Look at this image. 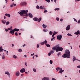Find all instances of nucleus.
Masks as SVG:
<instances>
[{
    "instance_id": "obj_1",
    "label": "nucleus",
    "mask_w": 80,
    "mask_h": 80,
    "mask_svg": "<svg viewBox=\"0 0 80 80\" xmlns=\"http://www.w3.org/2000/svg\"><path fill=\"white\" fill-rule=\"evenodd\" d=\"M52 50H56V52H61L63 50V48L59 46V44H58L55 46L53 47L52 48Z\"/></svg>"
},
{
    "instance_id": "obj_2",
    "label": "nucleus",
    "mask_w": 80,
    "mask_h": 80,
    "mask_svg": "<svg viewBox=\"0 0 80 80\" xmlns=\"http://www.w3.org/2000/svg\"><path fill=\"white\" fill-rule=\"evenodd\" d=\"M70 51L68 49H66L65 51V53L62 56V57L63 58H70Z\"/></svg>"
},
{
    "instance_id": "obj_3",
    "label": "nucleus",
    "mask_w": 80,
    "mask_h": 80,
    "mask_svg": "<svg viewBox=\"0 0 80 80\" xmlns=\"http://www.w3.org/2000/svg\"><path fill=\"white\" fill-rule=\"evenodd\" d=\"M28 12V10H21V12H18V13H19V15H20L21 16H22V17L24 16V14L26 15V17H28V14H27Z\"/></svg>"
},
{
    "instance_id": "obj_4",
    "label": "nucleus",
    "mask_w": 80,
    "mask_h": 80,
    "mask_svg": "<svg viewBox=\"0 0 80 80\" xmlns=\"http://www.w3.org/2000/svg\"><path fill=\"white\" fill-rule=\"evenodd\" d=\"M20 5L21 6L25 7L27 5V2H22L21 3Z\"/></svg>"
},
{
    "instance_id": "obj_5",
    "label": "nucleus",
    "mask_w": 80,
    "mask_h": 80,
    "mask_svg": "<svg viewBox=\"0 0 80 80\" xmlns=\"http://www.w3.org/2000/svg\"><path fill=\"white\" fill-rule=\"evenodd\" d=\"M57 37L58 40H60L62 39V35H58L57 36Z\"/></svg>"
},
{
    "instance_id": "obj_6",
    "label": "nucleus",
    "mask_w": 80,
    "mask_h": 80,
    "mask_svg": "<svg viewBox=\"0 0 80 80\" xmlns=\"http://www.w3.org/2000/svg\"><path fill=\"white\" fill-rule=\"evenodd\" d=\"M5 74L6 75H7L8 76L9 78H10V72L8 71H5Z\"/></svg>"
},
{
    "instance_id": "obj_7",
    "label": "nucleus",
    "mask_w": 80,
    "mask_h": 80,
    "mask_svg": "<svg viewBox=\"0 0 80 80\" xmlns=\"http://www.w3.org/2000/svg\"><path fill=\"white\" fill-rule=\"evenodd\" d=\"M47 43H48L47 41V39H46L44 41L40 43V44L42 45H44V44H47Z\"/></svg>"
},
{
    "instance_id": "obj_8",
    "label": "nucleus",
    "mask_w": 80,
    "mask_h": 80,
    "mask_svg": "<svg viewBox=\"0 0 80 80\" xmlns=\"http://www.w3.org/2000/svg\"><path fill=\"white\" fill-rule=\"evenodd\" d=\"M10 33H11V34H12V35H14V33H15V31H14V30L12 29L11 31H10L9 32Z\"/></svg>"
},
{
    "instance_id": "obj_9",
    "label": "nucleus",
    "mask_w": 80,
    "mask_h": 80,
    "mask_svg": "<svg viewBox=\"0 0 80 80\" xmlns=\"http://www.w3.org/2000/svg\"><path fill=\"white\" fill-rule=\"evenodd\" d=\"M25 72V69L22 68V69L20 70V72L21 73H24Z\"/></svg>"
},
{
    "instance_id": "obj_10",
    "label": "nucleus",
    "mask_w": 80,
    "mask_h": 80,
    "mask_svg": "<svg viewBox=\"0 0 80 80\" xmlns=\"http://www.w3.org/2000/svg\"><path fill=\"white\" fill-rule=\"evenodd\" d=\"M16 76L18 77L20 75V72L19 71H16L15 72Z\"/></svg>"
},
{
    "instance_id": "obj_11",
    "label": "nucleus",
    "mask_w": 80,
    "mask_h": 80,
    "mask_svg": "<svg viewBox=\"0 0 80 80\" xmlns=\"http://www.w3.org/2000/svg\"><path fill=\"white\" fill-rule=\"evenodd\" d=\"M70 25H68L66 27V30H67V31L69 30H70Z\"/></svg>"
},
{
    "instance_id": "obj_12",
    "label": "nucleus",
    "mask_w": 80,
    "mask_h": 80,
    "mask_svg": "<svg viewBox=\"0 0 80 80\" xmlns=\"http://www.w3.org/2000/svg\"><path fill=\"white\" fill-rule=\"evenodd\" d=\"M74 34L75 35H80V31L79 30H78L76 32H75L74 33Z\"/></svg>"
},
{
    "instance_id": "obj_13",
    "label": "nucleus",
    "mask_w": 80,
    "mask_h": 80,
    "mask_svg": "<svg viewBox=\"0 0 80 80\" xmlns=\"http://www.w3.org/2000/svg\"><path fill=\"white\" fill-rule=\"evenodd\" d=\"M39 8L41 10H46V8H45V7H43L42 6H40Z\"/></svg>"
},
{
    "instance_id": "obj_14",
    "label": "nucleus",
    "mask_w": 80,
    "mask_h": 80,
    "mask_svg": "<svg viewBox=\"0 0 80 80\" xmlns=\"http://www.w3.org/2000/svg\"><path fill=\"white\" fill-rule=\"evenodd\" d=\"M1 22L3 24H5L6 22H7V20L3 19L2 20Z\"/></svg>"
},
{
    "instance_id": "obj_15",
    "label": "nucleus",
    "mask_w": 80,
    "mask_h": 80,
    "mask_svg": "<svg viewBox=\"0 0 80 80\" xmlns=\"http://www.w3.org/2000/svg\"><path fill=\"white\" fill-rule=\"evenodd\" d=\"M42 80H49V78L48 77H44L42 79Z\"/></svg>"
},
{
    "instance_id": "obj_16",
    "label": "nucleus",
    "mask_w": 80,
    "mask_h": 80,
    "mask_svg": "<svg viewBox=\"0 0 80 80\" xmlns=\"http://www.w3.org/2000/svg\"><path fill=\"white\" fill-rule=\"evenodd\" d=\"M29 16L30 18H32L33 17V15L30 12L29 13H28Z\"/></svg>"
},
{
    "instance_id": "obj_17",
    "label": "nucleus",
    "mask_w": 80,
    "mask_h": 80,
    "mask_svg": "<svg viewBox=\"0 0 80 80\" xmlns=\"http://www.w3.org/2000/svg\"><path fill=\"white\" fill-rule=\"evenodd\" d=\"M77 60V59H76V57H75V56H73V57L72 58V61L73 62H75V60Z\"/></svg>"
},
{
    "instance_id": "obj_18",
    "label": "nucleus",
    "mask_w": 80,
    "mask_h": 80,
    "mask_svg": "<svg viewBox=\"0 0 80 80\" xmlns=\"http://www.w3.org/2000/svg\"><path fill=\"white\" fill-rule=\"evenodd\" d=\"M5 15L6 16H7L8 17H9V18H10V17H11V15H10V14H9L6 13L5 14Z\"/></svg>"
},
{
    "instance_id": "obj_19",
    "label": "nucleus",
    "mask_w": 80,
    "mask_h": 80,
    "mask_svg": "<svg viewBox=\"0 0 80 80\" xmlns=\"http://www.w3.org/2000/svg\"><path fill=\"white\" fill-rule=\"evenodd\" d=\"M13 30L14 32H18V31L20 30V29H19L17 28H14Z\"/></svg>"
},
{
    "instance_id": "obj_20",
    "label": "nucleus",
    "mask_w": 80,
    "mask_h": 80,
    "mask_svg": "<svg viewBox=\"0 0 80 80\" xmlns=\"http://www.w3.org/2000/svg\"><path fill=\"white\" fill-rule=\"evenodd\" d=\"M33 20L34 21H35L36 22L38 21V18H33Z\"/></svg>"
},
{
    "instance_id": "obj_21",
    "label": "nucleus",
    "mask_w": 80,
    "mask_h": 80,
    "mask_svg": "<svg viewBox=\"0 0 80 80\" xmlns=\"http://www.w3.org/2000/svg\"><path fill=\"white\" fill-rule=\"evenodd\" d=\"M5 54H4V53H3L2 54V60H5Z\"/></svg>"
},
{
    "instance_id": "obj_22",
    "label": "nucleus",
    "mask_w": 80,
    "mask_h": 80,
    "mask_svg": "<svg viewBox=\"0 0 80 80\" xmlns=\"http://www.w3.org/2000/svg\"><path fill=\"white\" fill-rule=\"evenodd\" d=\"M42 20V18H40L39 19L38 18V22H40V21Z\"/></svg>"
},
{
    "instance_id": "obj_23",
    "label": "nucleus",
    "mask_w": 80,
    "mask_h": 80,
    "mask_svg": "<svg viewBox=\"0 0 80 80\" xmlns=\"http://www.w3.org/2000/svg\"><path fill=\"white\" fill-rule=\"evenodd\" d=\"M42 27L43 28H47V25H45L44 24H43V25H42Z\"/></svg>"
},
{
    "instance_id": "obj_24",
    "label": "nucleus",
    "mask_w": 80,
    "mask_h": 80,
    "mask_svg": "<svg viewBox=\"0 0 80 80\" xmlns=\"http://www.w3.org/2000/svg\"><path fill=\"white\" fill-rule=\"evenodd\" d=\"M3 52V48H2V47L1 46L0 47V52Z\"/></svg>"
},
{
    "instance_id": "obj_25",
    "label": "nucleus",
    "mask_w": 80,
    "mask_h": 80,
    "mask_svg": "<svg viewBox=\"0 0 80 80\" xmlns=\"http://www.w3.org/2000/svg\"><path fill=\"white\" fill-rule=\"evenodd\" d=\"M13 57L14 58H15V59L17 58H17V56H16L15 55H13Z\"/></svg>"
},
{
    "instance_id": "obj_26",
    "label": "nucleus",
    "mask_w": 80,
    "mask_h": 80,
    "mask_svg": "<svg viewBox=\"0 0 80 80\" xmlns=\"http://www.w3.org/2000/svg\"><path fill=\"white\" fill-rule=\"evenodd\" d=\"M64 72V70H60L59 73H61L62 74V72Z\"/></svg>"
},
{
    "instance_id": "obj_27",
    "label": "nucleus",
    "mask_w": 80,
    "mask_h": 80,
    "mask_svg": "<svg viewBox=\"0 0 80 80\" xmlns=\"http://www.w3.org/2000/svg\"><path fill=\"white\" fill-rule=\"evenodd\" d=\"M6 24L7 25H9L10 24V22L9 21H7L6 22Z\"/></svg>"
},
{
    "instance_id": "obj_28",
    "label": "nucleus",
    "mask_w": 80,
    "mask_h": 80,
    "mask_svg": "<svg viewBox=\"0 0 80 80\" xmlns=\"http://www.w3.org/2000/svg\"><path fill=\"white\" fill-rule=\"evenodd\" d=\"M46 44V46L47 47H50V45H49V44H47V43Z\"/></svg>"
},
{
    "instance_id": "obj_29",
    "label": "nucleus",
    "mask_w": 80,
    "mask_h": 80,
    "mask_svg": "<svg viewBox=\"0 0 80 80\" xmlns=\"http://www.w3.org/2000/svg\"><path fill=\"white\" fill-rule=\"evenodd\" d=\"M50 53H51L52 54L53 53H54V51L53 50H52L51 51H50Z\"/></svg>"
},
{
    "instance_id": "obj_30",
    "label": "nucleus",
    "mask_w": 80,
    "mask_h": 80,
    "mask_svg": "<svg viewBox=\"0 0 80 80\" xmlns=\"http://www.w3.org/2000/svg\"><path fill=\"white\" fill-rule=\"evenodd\" d=\"M49 34L50 35H51L52 34H53V32H52V31H50L49 32Z\"/></svg>"
},
{
    "instance_id": "obj_31",
    "label": "nucleus",
    "mask_w": 80,
    "mask_h": 80,
    "mask_svg": "<svg viewBox=\"0 0 80 80\" xmlns=\"http://www.w3.org/2000/svg\"><path fill=\"white\" fill-rule=\"evenodd\" d=\"M18 50L19 52H22V50L21 49H19Z\"/></svg>"
},
{
    "instance_id": "obj_32",
    "label": "nucleus",
    "mask_w": 80,
    "mask_h": 80,
    "mask_svg": "<svg viewBox=\"0 0 80 80\" xmlns=\"http://www.w3.org/2000/svg\"><path fill=\"white\" fill-rule=\"evenodd\" d=\"M54 10L56 11V10H60V8H56L54 9Z\"/></svg>"
},
{
    "instance_id": "obj_33",
    "label": "nucleus",
    "mask_w": 80,
    "mask_h": 80,
    "mask_svg": "<svg viewBox=\"0 0 80 80\" xmlns=\"http://www.w3.org/2000/svg\"><path fill=\"white\" fill-rule=\"evenodd\" d=\"M36 8L37 9H39V8H40V7H39V6H38V5H37V6L36 7Z\"/></svg>"
},
{
    "instance_id": "obj_34",
    "label": "nucleus",
    "mask_w": 80,
    "mask_h": 80,
    "mask_svg": "<svg viewBox=\"0 0 80 80\" xmlns=\"http://www.w3.org/2000/svg\"><path fill=\"white\" fill-rule=\"evenodd\" d=\"M61 55V52H59L57 54L58 56H59V55Z\"/></svg>"
},
{
    "instance_id": "obj_35",
    "label": "nucleus",
    "mask_w": 80,
    "mask_h": 80,
    "mask_svg": "<svg viewBox=\"0 0 80 80\" xmlns=\"http://www.w3.org/2000/svg\"><path fill=\"white\" fill-rule=\"evenodd\" d=\"M46 2H47L48 3H50V0H45Z\"/></svg>"
},
{
    "instance_id": "obj_36",
    "label": "nucleus",
    "mask_w": 80,
    "mask_h": 80,
    "mask_svg": "<svg viewBox=\"0 0 80 80\" xmlns=\"http://www.w3.org/2000/svg\"><path fill=\"white\" fill-rule=\"evenodd\" d=\"M8 30H11H11H13V29H12V28H8Z\"/></svg>"
},
{
    "instance_id": "obj_37",
    "label": "nucleus",
    "mask_w": 80,
    "mask_h": 80,
    "mask_svg": "<svg viewBox=\"0 0 80 80\" xmlns=\"http://www.w3.org/2000/svg\"><path fill=\"white\" fill-rule=\"evenodd\" d=\"M56 70H60V68H56Z\"/></svg>"
},
{
    "instance_id": "obj_38",
    "label": "nucleus",
    "mask_w": 80,
    "mask_h": 80,
    "mask_svg": "<svg viewBox=\"0 0 80 80\" xmlns=\"http://www.w3.org/2000/svg\"><path fill=\"white\" fill-rule=\"evenodd\" d=\"M67 35H68V36H72V35L71 34H70V33H68L67 34Z\"/></svg>"
},
{
    "instance_id": "obj_39",
    "label": "nucleus",
    "mask_w": 80,
    "mask_h": 80,
    "mask_svg": "<svg viewBox=\"0 0 80 80\" xmlns=\"http://www.w3.org/2000/svg\"><path fill=\"white\" fill-rule=\"evenodd\" d=\"M48 31V30L47 29H43V32H47Z\"/></svg>"
},
{
    "instance_id": "obj_40",
    "label": "nucleus",
    "mask_w": 80,
    "mask_h": 80,
    "mask_svg": "<svg viewBox=\"0 0 80 80\" xmlns=\"http://www.w3.org/2000/svg\"><path fill=\"white\" fill-rule=\"evenodd\" d=\"M47 12H48V11L47 10H45L44 11V13H46V14H47Z\"/></svg>"
},
{
    "instance_id": "obj_41",
    "label": "nucleus",
    "mask_w": 80,
    "mask_h": 80,
    "mask_svg": "<svg viewBox=\"0 0 80 80\" xmlns=\"http://www.w3.org/2000/svg\"><path fill=\"white\" fill-rule=\"evenodd\" d=\"M56 20L57 21H59V18H56Z\"/></svg>"
},
{
    "instance_id": "obj_42",
    "label": "nucleus",
    "mask_w": 80,
    "mask_h": 80,
    "mask_svg": "<svg viewBox=\"0 0 80 80\" xmlns=\"http://www.w3.org/2000/svg\"><path fill=\"white\" fill-rule=\"evenodd\" d=\"M33 71L34 72H36V69L35 68H33Z\"/></svg>"
},
{
    "instance_id": "obj_43",
    "label": "nucleus",
    "mask_w": 80,
    "mask_h": 80,
    "mask_svg": "<svg viewBox=\"0 0 80 80\" xmlns=\"http://www.w3.org/2000/svg\"><path fill=\"white\" fill-rule=\"evenodd\" d=\"M50 64H52V63H53V62H52V61L51 60L50 61Z\"/></svg>"
},
{
    "instance_id": "obj_44",
    "label": "nucleus",
    "mask_w": 80,
    "mask_h": 80,
    "mask_svg": "<svg viewBox=\"0 0 80 80\" xmlns=\"http://www.w3.org/2000/svg\"><path fill=\"white\" fill-rule=\"evenodd\" d=\"M39 47H40V44H38L37 45V48H39Z\"/></svg>"
},
{
    "instance_id": "obj_45",
    "label": "nucleus",
    "mask_w": 80,
    "mask_h": 80,
    "mask_svg": "<svg viewBox=\"0 0 80 80\" xmlns=\"http://www.w3.org/2000/svg\"><path fill=\"white\" fill-rule=\"evenodd\" d=\"M53 34H54V35H56V34H57V32L54 31L53 33Z\"/></svg>"
},
{
    "instance_id": "obj_46",
    "label": "nucleus",
    "mask_w": 80,
    "mask_h": 80,
    "mask_svg": "<svg viewBox=\"0 0 80 80\" xmlns=\"http://www.w3.org/2000/svg\"><path fill=\"white\" fill-rule=\"evenodd\" d=\"M51 52H49L48 53V56H50V55H51Z\"/></svg>"
},
{
    "instance_id": "obj_47",
    "label": "nucleus",
    "mask_w": 80,
    "mask_h": 80,
    "mask_svg": "<svg viewBox=\"0 0 80 80\" xmlns=\"http://www.w3.org/2000/svg\"><path fill=\"white\" fill-rule=\"evenodd\" d=\"M15 35H16V36H18V33H17V32H15Z\"/></svg>"
},
{
    "instance_id": "obj_48",
    "label": "nucleus",
    "mask_w": 80,
    "mask_h": 80,
    "mask_svg": "<svg viewBox=\"0 0 80 80\" xmlns=\"http://www.w3.org/2000/svg\"><path fill=\"white\" fill-rule=\"evenodd\" d=\"M55 38V37H54V38H52L51 39V41H53V39H54V38Z\"/></svg>"
},
{
    "instance_id": "obj_49",
    "label": "nucleus",
    "mask_w": 80,
    "mask_h": 80,
    "mask_svg": "<svg viewBox=\"0 0 80 80\" xmlns=\"http://www.w3.org/2000/svg\"><path fill=\"white\" fill-rule=\"evenodd\" d=\"M5 52H6V53H6V54H7V55H8V51H7V50H6L5 51Z\"/></svg>"
},
{
    "instance_id": "obj_50",
    "label": "nucleus",
    "mask_w": 80,
    "mask_h": 80,
    "mask_svg": "<svg viewBox=\"0 0 80 80\" xmlns=\"http://www.w3.org/2000/svg\"><path fill=\"white\" fill-rule=\"evenodd\" d=\"M13 7V4H11V5H10V7L11 8H12V7Z\"/></svg>"
},
{
    "instance_id": "obj_51",
    "label": "nucleus",
    "mask_w": 80,
    "mask_h": 80,
    "mask_svg": "<svg viewBox=\"0 0 80 80\" xmlns=\"http://www.w3.org/2000/svg\"><path fill=\"white\" fill-rule=\"evenodd\" d=\"M5 30L6 32H8V29H7L6 28L5 29Z\"/></svg>"
},
{
    "instance_id": "obj_52",
    "label": "nucleus",
    "mask_w": 80,
    "mask_h": 80,
    "mask_svg": "<svg viewBox=\"0 0 80 80\" xmlns=\"http://www.w3.org/2000/svg\"><path fill=\"white\" fill-rule=\"evenodd\" d=\"M77 68H80V65L79 66H78Z\"/></svg>"
},
{
    "instance_id": "obj_53",
    "label": "nucleus",
    "mask_w": 80,
    "mask_h": 80,
    "mask_svg": "<svg viewBox=\"0 0 80 80\" xmlns=\"http://www.w3.org/2000/svg\"><path fill=\"white\" fill-rule=\"evenodd\" d=\"M78 23H80V19H79L78 22Z\"/></svg>"
},
{
    "instance_id": "obj_54",
    "label": "nucleus",
    "mask_w": 80,
    "mask_h": 80,
    "mask_svg": "<svg viewBox=\"0 0 80 80\" xmlns=\"http://www.w3.org/2000/svg\"><path fill=\"white\" fill-rule=\"evenodd\" d=\"M74 22H77V19H74Z\"/></svg>"
},
{
    "instance_id": "obj_55",
    "label": "nucleus",
    "mask_w": 80,
    "mask_h": 80,
    "mask_svg": "<svg viewBox=\"0 0 80 80\" xmlns=\"http://www.w3.org/2000/svg\"><path fill=\"white\" fill-rule=\"evenodd\" d=\"M25 65L26 66H27V65H28L27 63V62H25Z\"/></svg>"
},
{
    "instance_id": "obj_56",
    "label": "nucleus",
    "mask_w": 80,
    "mask_h": 80,
    "mask_svg": "<svg viewBox=\"0 0 80 80\" xmlns=\"http://www.w3.org/2000/svg\"><path fill=\"white\" fill-rule=\"evenodd\" d=\"M21 30L22 31H24L25 30V29H21Z\"/></svg>"
},
{
    "instance_id": "obj_57",
    "label": "nucleus",
    "mask_w": 80,
    "mask_h": 80,
    "mask_svg": "<svg viewBox=\"0 0 80 80\" xmlns=\"http://www.w3.org/2000/svg\"><path fill=\"white\" fill-rule=\"evenodd\" d=\"M52 80H56V79H55V78H52Z\"/></svg>"
},
{
    "instance_id": "obj_58",
    "label": "nucleus",
    "mask_w": 80,
    "mask_h": 80,
    "mask_svg": "<svg viewBox=\"0 0 80 80\" xmlns=\"http://www.w3.org/2000/svg\"><path fill=\"white\" fill-rule=\"evenodd\" d=\"M25 46H26V44H24L22 45L23 47H25Z\"/></svg>"
},
{
    "instance_id": "obj_59",
    "label": "nucleus",
    "mask_w": 80,
    "mask_h": 80,
    "mask_svg": "<svg viewBox=\"0 0 80 80\" xmlns=\"http://www.w3.org/2000/svg\"><path fill=\"white\" fill-rule=\"evenodd\" d=\"M24 57H25V58H27V55H25L24 56Z\"/></svg>"
},
{
    "instance_id": "obj_60",
    "label": "nucleus",
    "mask_w": 80,
    "mask_h": 80,
    "mask_svg": "<svg viewBox=\"0 0 80 80\" xmlns=\"http://www.w3.org/2000/svg\"><path fill=\"white\" fill-rule=\"evenodd\" d=\"M35 55V53H33V54H31V56H33V55Z\"/></svg>"
},
{
    "instance_id": "obj_61",
    "label": "nucleus",
    "mask_w": 80,
    "mask_h": 80,
    "mask_svg": "<svg viewBox=\"0 0 80 80\" xmlns=\"http://www.w3.org/2000/svg\"><path fill=\"white\" fill-rule=\"evenodd\" d=\"M60 21H61V22H62V21H63V19L62 18V19H60Z\"/></svg>"
},
{
    "instance_id": "obj_62",
    "label": "nucleus",
    "mask_w": 80,
    "mask_h": 80,
    "mask_svg": "<svg viewBox=\"0 0 80 80\" xmlns=\"http://www.w3.org/2000/svg\"><path fill=\"white\" fill-rule=\"evenodd\" d=\"M5 1L6 2V3H7V2H8V1H7V0H5Z\"/></svg>"
},
{
    "instance_id": "obj_63",
    "label": "nucleus",
    "mask_w": 80,
    "mask_h": 80,
    "mask_svg": "<svg viewBox=\"0 0 80 80\" xmlns=\"http://www.w3.org/2000/svg\"><path fill=\"white\" fill-rule=\"evenodd\" d=\"M54 35H55V34H53L52 35V37H54Z\"/></svg>"
},
{
    "instance_id": "obj_64",
    "label": "nucleus",
    "mask_w": 80,
    "mask_h": 80,
    "mask_svg": "<svg viewBox=\"0 0 80 80\" xmlns=\"http://www.w3.org/2000/svg\"><path fill=\"white\" fill-rule=\"evenodd\" d=\"M59 70H62V68H60V69H59Z\"/></svg>"
}]
</instances>
